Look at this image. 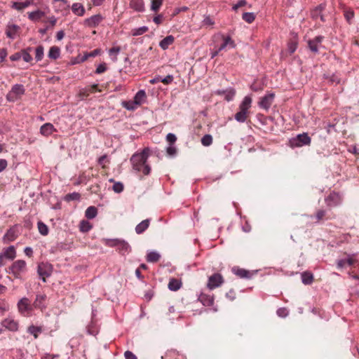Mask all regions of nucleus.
<instances>
[{
	"label": "nucleus",
	"instance_id": "obj_4",
	"mask_svg": "<svg viewBox=\"0 0 359 359\" xmlns=\"http://www.w3.org/2000/svg\"><path fill=\"white\" fill-rule=\"evenodd\" d=\"M25 93V88L22 84L13 85L11 90L6 95V99L9 102H15L21 99Z\"/></svg>",
	"mask_w": 359,
	"mask_h": 359
},
{
	"label": "nucleus",
	"instance_id": "obj_57",
	"mask_svg": "<svg viewBox=\"0 0 359 359\" xmlns=\"http://www.w3.org/2000/svg\"><path fill=\"white\" fill-rule=\"evenodd\" d=\"M107 68L106 63H104V62L101 63L97 67L95 73L97 74H100L104 72L107 70Z\"/></svg>",
	"mask_w": 359,
	"mask_h": 359
},
{
	"label": "nucleus",
	"instance_id": "obj_60",
	"mask_svg": "<svg viewBox=\"0 0 359 359\" xmlns=\"http://www.w3.org/2000/svg\"><path fill=\"white\" fill-rule=\"evenodd\" d=\"M21 52V57H22L23 60L26 62H30L32 61L33 58L30 53H27L25 51H20Z\"/></svg>",
	"mask_w": 359,
	"mask_h": 359
},
{
	"label": "nucleus",
	"instance_id": "obj_59",
	"mask_svg": "<svg viewBox=\"0 0 359 359\" xmlns=\"http://www.w3.org/2000/svg\"><path fill=\"white\" fill-rule=\"evenodd\" d=\"M166 140L170 144L173 145L177 140V137L174 133H168L166 135Z\"/></svg>",
	"mask_w": 359,
	"mask_h": 359
},
{
	"label": "nucleus",
	"instance_id": "obj_23",
	"mask_svg": "<svg viewBox=\"0 0 359 359\" xmlns=\"http://www.w3.org/2000/svg\"><path fill=\"white\" fill-rule=\"evenodd\" d=\"M46 295L45 294H38L36 296V299L34 302V306L36 309H45L46 306L45 305V301L46 299Z\"/></svg>",
	"mask_w": 359,
	"mask_h": 359
},
{
	"label": "nucleus",
	"instance_id": "obj_41",
	"mask_svg": "<svg viewBox=\"0 0 359 359\" xmlns=\"http://www.w3.org/2000/svg\"><path fill=\"white\" fill-rule=\"evenodd\" d=\"M80 198H81V194L78 192H73V193L68 194L64 197V200L67 202H69L72 201H79Z\"/></svg>",
	"mask_w": 359,
	"mask_h": 359
},
{
	"label": "nucleus",
	"instance_id": "obj_24",
	"mask_svg": "<svg viewBox=\"0 0 359 359\" xmlns=\"http://www.w3.org/2000/svg\"><path fill=\"white\" fill-rule=\"evenodd\" d=\"M151 219H146L142 221L135 226V232L137 234L143 233L149 226L151 223Z\"/></svg>",
	"mask_w": 359,
	"mask_h": 359
},
{
	"label": "nucleus",
	"instance_id": "obj_15",
	"mask_svg": "<svg viewBox=\"0 0 359 359\" xmlns=\"http://www.w3.org/2000/svg\"><path fill=\"white\" fill-rule=\"evenodd\" d=\"M103 18L100 14L92 15L84 20L85 25L89 27H95L102 20Z\"/></svg>",
	"mask_w": 359,
	"mask_h": 359
},
{
	"label": "nucleus",
	"instance_id": "obj_32",
	"mask_svg": "<svg viewBox=\"0 0 359 359\" xmlns=\"http://www.w3.org/2000/svg\"><path fill=\"white\" fill-rule=\"evenodd\" d=\"M60 55V48L58 46H53L50 48L48 56L51 60H57Z\"/></svg>",
	"mask_w": 359,
	"mask_h": 359
},
{
	"label": "nucleus",
	"instance_id": "obj_31",
	"mask_svg": "<svg viewBox=\"0 0 359 359\" xmlns=\"http://www.w3.org/2000/svg\"><path fill=\"white\" fill-rule=\"evenodd\" d=\"M162 359H184L182 355L179 354L175 350L168 351L163 356H162Z\"/></svg>",
	"mask_w": 359,
	"mask_h": 359
},
{
	"label": "nucleus",
	"instance_id": "obj_25",
	"mask_svg": "<svg viewBox=\"0 0 359 359\" xmlns=\"http://www.w3.org/2000/svg\"><path fill=\"white\" fill-rule=\"evenodd\" d=\"M182 281L180 279L172 278L170 279L168 287L170 290L176 292L182 287Z\"/></svg>",
	"mask_w": 359,
	"mask_h": 359
},
{
	"label": "nucleus",
	"instance_id": "obj_17",
	"mask_svg": "<svg viewBox=\"0 0 359 359\" xmlns=\"http://www.w3.org/2000/svg\"><path fill=\"white\" fill-rule=\"evenodd\" d=\"M54 132H57V129L50 123H46L40 128V133L44 137H48Z\"/></svg>",
	"mask_w": 359,
	"mask_h": 359
},
{
	"label": "nucleus",
	"instance_id": "obj_58",
	"mask_svg": "<svg viewBox=\"0 0 359 359\" xmlns=\"http://www.w3.org/2000/svg\"><path fill=\"white\" fill-rule=\"evenodd\" d=\"M121 51V48L119 46H115L109 50V55L112 56L113 55H115L114 61L117 60L116 55L118 54Z\"/></svg>",
	"mask_w": 359,
	"mask_h": 359
},
{
	"label": "nucleus",
	"instance_id": "obj_40",
	"mask_svg": "<svg viewBox=\"0 0 359 359\" xmlns=\"http://www.w3.org/2000/svg\"><path fill=\"white\" fill-rule=\"evenodd\" d=\"M44 55V48L42 45H39L36 47L35 51V60L36 62L41 61Z\"/></svg>",
	"mask_w": 359,
	"mask_h": 359
},
{
	"label": "nucleus",
	"instance_id": "obj_46",
	"mask_svg": "<svg viewBox=\"0 0 359 359\" xmlns=\"http://www.w3.org/2000/svg\"><path fill=\"white\" fill-rule=\"evenodd\" d=\"M344 18H345L346 22H348V24L351 25L352 20L353 19V18L355 16L353 10L350 8V9L344 11Z\"/></svg>",
	"mask_w": 359,
	"mask_h": 359
},
{
	"label": "nucleus",
	"instance_id": "obj_62",
	"mask_svg": "<svg viewBox=\"0 0 359 359\" xmlns=\"http://www.w3.org/2000/svg\"><path fill=\"white\" fill-rule=\"evenodd\" d=\"M224 42H226V45H228L231 48H234L236 47L234 41L229 36L224 39Z\"/></svg>",
	"mask_w": 359,
	"mask_h": 359
},
{
	"label": "nucleus",
	"instance_id": "obj_54",
	"mask_svg": "<svg viewBox=\"0 0 359 359\" xmlns=\"http://www.w3.org/2000/svg\"><path fill=\"white\" fill-rule=\"evenodd\" d=\"M276 313L279 317L285 318L288 316L289 311L285 307H281L277 309Z\"/></svg>",
	"mask_w": 359,
	"mask_h": 359
},
{
	"label": "nucleus",
	"instance_id": "obj_48",
	"mask_svg": "<svg viewBox=\"0 0 359 359\" xmlns=\"http://www.w3.org/2000/svg\"><path fill=\"white\" fill-rule=\"evenodd\" d=\"M149 30L148 27L147 26H142L138 28L133 29L132 30V35L133 36H140L143 34L144 33L147 32Z\"/></svg>",
	"mask_w": 359,
	"mask_h": 359
},
{
	"label": "nucleus",
	"instance_id": "obj_63",
	"mask_svg": "<svg viewBox=\"0 0 359 359\" xmlns=\"http://www.w3.org/2000/svg\"><path fill=\"white\" fill-rule=\"evenodd\" d=\"M173 76L172 75H167L165 77L162 78L161 82L163 83L165 85L170 84L173 81Z\"/></svg>",
	"mask_w": 359,
	"mask_h": 359
},
{
	"label": "nucleus",
	"instance_id": "obj_39",
	"mask_svg": "<svg viewBox=\"0 0 359 359\" xmlns=\"http://www.w3.org/2000/svg\"><path fill=\"white\" fill-rule=\"evenodd\" d=\"M120 238H104L102 240L104 244L110 248L117 247Z\"/></svg>",
	"mask_w": 359,
	"mask_h": 359
},
{
	"label": "nucleus",
	"instance_id": "obj_1",
	"mask_svg": "<svg viewBox=\"0 0 359 359\" xmlns=\"http://www.w3.org/2000/svg\"><path fill=\"white\" fill-rule=\"evenodd\" d=\"M150 154L151 150L149 147L144 148L140 153H135L130 158L133 168L137 172H140L142 165L147 162Z\"/></svg>",
	"mask_w": 359,
	"mask_h": 359
},
{
	"label": "nucleus",
	"instance_id": "obj_50",
	"mask_svg": "<svg viewBox=\"0 0 359 359\" xmlns=\"http://www.w3.org/2000/svg\"><path fill=\"white\" fill-rule=\"evenodd\" d=\"M250 88L254 92H260V91L263 90L264 85L262 83H257L256 81H254L250 85Z\"/></svg>",
	"mask_w": 359,
	"mask_h": 359
},
{
	"label": "nucleus",
	"instance_id": "obj_20",
	"mask_svg": "<svg viewBox=\"0 0 359 359\" xmlns=\"http://www.w3.org/2000/svg\"><path fill=\"white\" fill-rule=\"evenodd\" d=\"M4 258L10 260H13L16 257V251L14 245H10L6 248H4L3 251L0 253Z\"/></svg>",
	"mask_w": 359,
	"mask_h": 359
},
{
	"label": "nucleus",
	"instance_id": "obj_21",
	"mask_svg": "<svg viewBox=\"0 0 359 359\" xmlns=\"http://www.w3.org/2000/svg\"><path fill=\"white\" fill-rule=\"evenodd\" d=\"M198 299L201 302V304L205 306H210L214 304V297L213 295L206 294L205 293H201Z\"/></svg>",
	"mask_w": 359,
	"mask_h": 359
},
{
	"label": "nucleus",
	"instance_id": "obj_55",
	"mask_svg": "<svg viewBox=\"0 0 359 359\" xmlns=\"http://www.w3.org/2000/svg\"><path fill=\"white\" fill-rule=\"evenodd\" d=\"M87 332L89 334L95 336L97 334V330L95 325L93 323L88 325L86 327Z\"/></svg>",
	"mask_w": 359,
	"mask_h": 359
},
{
	"label": "nucleus",
	"instance_id": "obj_7",
	"mask_svg": "<svg viewBox=\"0 0 359 359\" xmlns=\"http://www.w3.org/2000/svg\"><path fill=\"white\" fill-rule=\"evenodd\" d=\"M224 283V278L221 273H215L208 278L207 287L210 290H213L219 287Z\"/></svg>",
	"mask_w": 359,
	"mask_h": 359
},
{
	"label": "nucleus",
	"instance_id": "obj_13",
	"mask_svg": "<svg viewBox=\"0 0 359 359\" xmlns=\"http://www.w3.org/2000/svg\"><path fill=\"white\" fill-rule=\"evenodd\" d=\"M18 238V233L15 226H12L8 229L3 236V242L8 243L14 241Z\"/></svg>",
	"mask_w": 359,
	"mask_h": 359
},
{
	"label": "nucleus",
	"instance_id": "obj_8",
	"mask_svg": "<svg viewBox=\"0 0 359 359\" xmlns=\"http://www.w3.org/2000/svg\"><path fill=\"white\" fill-rule=\"evenodd\" d=\"M274 98L275 94L273 93H268L260 98V100L258 102L259 107L268 111L271 107Z\"/></svg>",
	"mask_w": 359,
	"mask_h": 359
},
{
	"label": "nucleus",
	"instance_id": "obj_35",
	"mask_svg": "<svg viewBox=\"0 0 359 359\" xmlns=\"http://www.w3.org/2000/svg\"><path fill=\"white\" fill-rule=\"evenodd\" d=\"M97 215V209L95 206H89L85 212V217L88 219H94Z\"/></svg>",
	"mask_w": 359,
	"mask_h": 359
},
{
	"label": "nucleus",
	"instance_id": "obj_64",
	"mask_svg": "<svg viewBox=\"0 0 359 359\" xmlns=\"http://www.w3.org/2000/svg\"><path fill=\"white\" fill-rule=\"evenodd\" d=\"M126 359H137V356L131 351H126L124 353Z\"/></svg>",
	"mask_w": 359,
	"mask_h": 359
},
{
	"label": "nucleus",
	"instance_id": "obj_52",
	"mask_svg": "<svg viewBox=\"0 0 359 359\" xmlns=\"http://www.w3.org/2000/svg\"><path fill=\"white\" fill-rule=\"evenodd\" d=\"M318 46L317 43L313 41L311 39L308 41V47L310 50L313 53H318Z\"/></svg>",
	"mask_w": 359,
	"mask_h": 359
},
{
	"label": "nucleus",
	"instance_id": "obj_29",
	"mask_svg": "<svg viewBox=\"0 0 359 359\" xmlns=\"http://www.w3.org/2000/svg\"><path fill=\"white\" fill-rule=\"evenodd\" d=\"M302 282L304 285H311L313 282V275L310 271H304L301 274Z\"/></svg>",
	"mask_w": 359,
	"mask_h": 359
},
{
	"label": "nucleus",
	"instance_id": "obj_16",
	"mask_svg": "<svg viewBox=\"0 0 359 359\" xmlns=\"http://www.w3.org/2000/svg\"><path fill=\"white\" fill-rule=\"evenodd\" d=\"M116 248H117L118 252L121 255H123V256L129 254L132 250L131 246L129 245V243L123 239L120 240Z\"/></svg>",
	"mask_w": 359,
	"mask_h": 359
},
{
	"label": "nucleus",
	"instance_id": "obj_18",
	"mask_svg": "<svg viewBox=\"0 0 359 359\" xmlns=\"http://www.w3.org/2000/svg\"><path fill=\"white\" fill-rule=\"evenodd\" d=\"M252 103V97L250 95L245 96L241 103L239 104V111L241 112H245V114L249 113V109L251 107Z\"/></svg>",
	"mask_w": 359,
	"mask_h": 359
},
{
	"label": "nucleus",
	"instance_id": "obj_28",
	"mask_svg": "<svg viewBox=\"0 0 359 359\" xmlns=\"http://www.w3.org/2000/svg\"><path fill=\"white\" fill-rule=\"evenodd\" d=\"M44 15H45V12H43L39 9H37L34 11L29 13L28 18L33 22H37Z\"/></svg>",
	"mask_w": 359,
	"mask_h": 359
},
{
	"label": "nucleus",
	"instance_id": "obj_42",
	"mask_svg": "<svg viewBox=\"0 0 359 359\" xmlns=\"http://www.w3.org/2000/svg\"><path fill=\"white\" fill-rule=\"evenodd\" d=\"M122 106L127 110L133 111L139 105L136 104L135 100H133V101H123L122 102Z\"/></svg>",
	"mask_w": 359,
	"mask_h": 359
},
{
	"label": "nucleus",
	"instance_id": "obj_49",
	"mask_svg": "<svg viewBox=\"0 0 359 359\" xmlns=\"http://www.w3.org/2000/svg\"><path fill=\"white\" fill-rule=\"evenodd\" d=\"M112 189L115 193L120 194L123 191L124 185L121 182H116L112 187Z\"/></svg>",
	"mask_w": 359,
	"mask_h": 359
},
{
	"label": "nucleus",
	"instance_id": "obj_43",
	"mask_svg": "<svg viewBox=\"0 0 359 359\" xmlns=\"http://www.w3.org/2000/svg\"><path fill=\"white\" fill-rule=\"evenodd\" d=\"M163 0H151V11L157 13L162 6Z\"/></svg>",
	"mask_w": 359,
	"mask_h": 359
},
{
	"label": "nucleus",
	"instance_id": "obj_34",
	"mask_svg": "<svg viewBox=\"0 0 359 359\" xmlns=\"http://www.w3.org/2000/svg\"><path fill=\"white\" fill-rule=\"evenodd\" d=\"M27 332L32 334L34 339H37L39 334L42 332V328L41 327L31 325L27 328Z\"/></svg>",
	"mask_w": 359,
	"mask_h": 359
},
{
	"label": "nucleus",
	"instance_id": "obj_37",
	"mask_svg": "<svg viewBox=\"0 0 359 359\" xmlns=\"http://www.w3.org/2000/svg\"><path fill=\"white\" fill-rule=\"evenodd\" d=\"M161 255L155 251L149 252L147 255L146 259L148 262L155 263L160 259Z\"/></svg>",
	"mask_w": 359,
	"mask_h": 359
},
{
	"label": "nucleus",
	"instance_id": "obj_44",
	"mask_svg": "<svg viewBox=\"0 0 359 359\" xmlns=\"http://www.w3.org/2000/svg\"><path fill=\"white\" fill-rule=\"evenodd\" d=\"M37 226L39 231L42 236H46L48 234V227L45 223L39 221L37 223Z\"/></svg>",
	"mask_w": 359,
	"mask_h": 359
},
{
	"label": "nucleus",
	"instance_id": "obj_22",
	"mask_svg": "<svg viewBox=\"0 0 359 359\" xmlns=\"http://www.w3.org/2000/svg\"><path fill=\"white\" fill-rule=\"evenodd\" d=\"M34 4V0H26L24 2H18L13 1L12 2L11 8L17 10L18 11H22L25 8L32 5Z\"/></svg>",
	"mask_w": 359,
	"mask_h": 359
},
{
	"label": "nucleus",
	"instance_id": "obj_10",
	"mask_svg": "<svg viewBox=\"0 0 359 359\" xmlns=\"http://www.w3.org/2000/svg\"><path fill=\"white\" fill-rule=\"evenodd\" d=\"M327 205L330 207H335L339 205L341 202V197L337 192H331L325 198Z\"/></svg>",
	"mask_w": 359,
	"mask_h": 359
},
{
	"label": "nucleus",
	"instance_id": "obj_38",
	"mask_svg": "<svg viewBox=\"0 0 359 359\" xmlns=\"http://www.w3.org/2000/svg\"><path fill=\"white\" fill-rule=\"evenodd\" d=\"M93 228V225L87 220H82L79 224V229L81 232H88Z\"/></svg>",
	"mask_w": 359,
	"mask_h": 359
},
{
	"label": "nucleus",
	"instance_id": "obj_33",
	"mask_svg": "<svg viewBox=\"0 0 359 359\" xmlns=\"http://www.w3.org/2000/svg\"><path fill=\"white\" fill-rule=\"evenodd\" d=\"M147 95L144 90H140L135 95L134 100L139 106L144 102Z\"/></svg>",
	"mask_w": 359,
	"mask_h": 359
},
{
	"label": "nucleus",
	"instance_id": "obj_9",
	"mask_svg": "<svg viewBox=\"0 0 359 359\" xmlns=\"http://www.w3.org/2000/svg\"><path fill=\"white\" fill-rule=\"evenodd\" d=\"M102 50L100 48H96L90 53H85L83 55H79L73 58L71 61L72 65H76L81 62H84L89 57H94L98 55H100Z\"/></svg>",
	"mask_w": 359,
	"mask_h": 359
},
{
	"label": "nucleus",
	"instance_id": "obj_45",
	"mask_svg": "<svg viewBox=\"0 0 359 359\" xmlns=\"http://www.w3.org/2000/svg\"><path fill=\"white\" fill-rule=\"evenodd\" d=\"M242 18L248 23H252L255 19V14L252 12H245L243 13Z\"/></svg>",
	"mask_w": 359,
	"mask_h": 359
},
{
	"label": "nucleus",
	"instance_id": "obj_36",
	"mask_svg": "<svg viewBox=\"0 0 359 359\" xmlns=\"http://www.w3.org/2000/svg\"><path fill=\"white\" fill-rule=\"evenodd\" d=\"M298 41L297 36L291 39L287 43V50L290 54L294 53L297 48Z\"/></svg>",
	"mask_w": 359,
	"mask_h": 359
},
{
	"label": "nucleus",
	"instance_id": "obj_2",
	"mask_svg": "<svg viewBox=\"0 0 359 359\" xmlns=\"http://www.w3.org/2000/svg\"><path fill=\"white\" fill-rule=\"evenodd\" d=\"M27 270V263L25 261L18 259L13 262V264L6 269L7 273L12 274L15 278L21 279L22 273Z\"/></svg>",
	"mask_w": 359,
	"mask_h": 359
},
{
	"label": "nucleus",
	"instance_id": "obj_11",
	"mask_svg": "<svg viewBox=\"0 0 359 359\" xmlns=\"http://www.w3.org/2000/svg\"><path fill=\"white\" fill-rule=\"evenodd\" d=\"M1 324L5 329L11 332H17L18 330V323L13 319L5 318L1 321Z\"/></svg>",
	"mask_w": 359,
	"mask_h": 359
},
{
	"label": "nucleus",
	"instance_id": "obj_19",
	"mask_svg": "<svg viewBox=\"0 0 359 359\" xmlns=\"http://www.w3.org/2000/svg\"><path fill=\"white\" fill-rule=\"evenodd\" d=\"M130 8L136 12L142 13L145 11L144 0H130Z\"/></svg>",
	"mask_w": 359,
	"mask_h": 359
},
{
	"label": "nucleus",
	"instance_id": "obj_30",
	"mask_svg": "<svg viewBox=\"0 0 359 359\" xmlns=\"http://www.w3.org/2000/svg\"><path fill=\"white\" fill-rule=\"evenodd\" d=\"M72 12L78 15L83 16L85 14V8L80 3H74L72 6Z\"/></svg>",
	"mask_w": 359,
	"mask_h": 359
},
{
	"label": "nucleus",
	"instance_id": "obj_3",
	"mask_svg": "<svg viewBox=\"0 0 359 359\" xmlns=\"http://www.w3.org/2000/svg\"><path fill=\"white\" fill-rule=\"evenodd\" d=\"M311 142V138L307 133H303L297 135L294 137L289 140V145L292 148L309 146Z\"/></svg>",
	"mask_w": 359,
	"mask_h": 359
},
{
	"label": "nucleus",
	"instance_id": "obj_56",
	"mask_svg": "<svg viewBox=\"0 0 359 359\" xmlns=\"http://www.w3.org/2000/svg\"><path fill=\"white\" fill-rule=\"evenodd\" d=\"M13 359H25L24 353L20 349H17L13 353Z\"/></svg>",
	"mask_w": 359,
	"mask_h": 359
},
{
	"label": "nucleus",
	"instance_id": "obj_12",
	"mask_svg": "<svg viewBox=\"0 0 359 359\" xmlns=\"http://www.w3.org/2000/svg\"><path fill=\"white\" fill-rule=\"evenodd\" d=\"M215 93L218 95H224V99L226 101L230 102V101L233 100V99L236 95V90L233 88H229L225 90H224V89L217 90L215 92Z\"/></svg>",
	"mask_w": 359,
	"mask_h": 359
},
{
	"label": "nucleus",
	"instance_id": "obj_6",
	"mask_svg": "<svg viewBox=\"0 0 359 359\" xmlns=\"http://www.w3.org/2000/svg\"><path fill=\"white\" fill-rule=\"evenodd\" d=\"M231 271L233 274L241 278L250 280L254 275L257 274L258 271H248L245 269L240 268L239 266H233Z\"/></svg>",
	"mask_w": 359,
	"mask_h": 359
},
{
	"label": "nucleus",
	"instance_id": "obj_47",
	"mask_svg": "<svg viewBox=\"0 0 359 359\" xmlns=\"http://www.w3.org/2000/svg\"><path fill=\"white\" fill-rule=\"evenodd\" d=\"M212 136L210 134H205L201 138V144L205 147H209L212 144Z\"/></svg>",
	"mask_w": 359,
	"mask_h": 359
},
{
	"label": "nucleus",
	"instance_id": "obj_14",
	"mask_svg": "<svg viewBox=\"0 0 359 359\" xmlns=\"http://www.w3.org/2000/svg\"><path fill=\"white\" fill-rule=\"evenodd\" d=\"M20 30V27L18 25L15 24L8 23L6 29V35L8 38L11 39H14L18 35V33L19 32Z\"/></svg>",
	"mask_w": 359,
	"mask_h": 359
},
{
	"label": "nucleus",
	"instance_id": "obj_5",
	"mask_svg": "<svg viewBox=\"0 0 359 359\" xmlns=\"http://www.w3.org/2000/svg\"><path fill=\"white\" fill-rule=\"evenodd\" d=\"M53 266L48 263L41 262L37 266V273L43 283L46 282V278L51 276Z\"/></svg>",
	"mask_w": 359,
	"mask_h": 359
},
{
	"label": "nucleus",
	"instance_id": "obj_61",
	"mask_svg": "<svg viewBox=\"0 0 359 359\" xmlns=\"http://www.w3.org/2000/svg\"><path fill=\"white\" fill-rule=\"evenodd\" d=\"M166 152L169 156H175L177 154V149L174 145L170 144L166 148Z\"/></svg>",
	"mask_w": 359,
	"mask_h": 359
},
{
	"label": "nucleus",
	"instance_id": "obj_53",
	"mask_svg": "<svg viewBox=\"0 0 359 359\" xmlns=\"http://www.w3.org/2000/svg\"><path fill=\"white\" fill-rule=\"evenodd\" d=\"M326 215V211L325 210H317L316 213V215H315V217L316 219V223H318L320 220H322L323 219V217L325 216Z\"/></svg>",
	"mask_w": 359,
	"mask_h": 359
},
{
	"label": "nucleus",
	"instance_id": "obj_26",
	"mask_svg": "<svg viewBox=\"0 0 359 359\" xmlns=\"http://www.w3.org/2000/svg\"><path fill=\"white\" fill-rule=\"evenodd\" d=\"M29 301L27 297H23L18 303V308L20 313H23L25 311H27L30 309L29 308Z\"/></svg>",
	"mask_w": 359,
	"mask_h": 359
},
{
	"label": "nucleus",
	"instance_id": "obj_51",
	"mask_svg": "<svg viewBox=\"0 0 359 359\" xmlns=\"http://www.w3.org/2000/svg\"><path fill=\"white\" fill-rule=\"evenodd\" d=\"M234 118L236 121L239 123H244L246 121L247 114H245V112H241L239 111L235 114Z\"/></svg>",
	"mask_w": 359,
	"mask_h": 359
},
{
	"label": "nucleus",
	"instance_id": "obj_27",
	"mask_svg": "<svg viewBox=\"0 0 359 359\" xmlns=\"http://www.w3.org/2000/svg\"><path fill=\"white\" fill-rule=\"evenodd\" d=\"M174 41V36L172 35H168L160 41L159 46L163 50H166L168 48L169 46L173 43Z\"/></svg>",
	"mask_w": 359,
	"mask_h": 359
}]
</instances>
